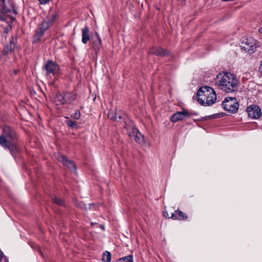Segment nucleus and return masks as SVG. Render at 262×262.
Instances as JSON below:
<instances>
[{
  "instance_id": "nucleus-26",
  "label": "nucleus",
  "mask_w": 262,
  "mask_h": 262,
  "mask_svg": "<svg viewBox=\"0 0 262 262\" xmlns=\"http://www.w3.org/2000/svg\"><path fill=\"white\" fill-rule=\"evenodd\" d=\"M224 114L223 113H218L214 114L212 116V117L214 118H221L224 117Z\"/></svg>"
},
{
  "instance_id": "nucleus-25",
  "label": "nucleus",
  "mask_w": 262,
  "mask_h": 262,
  "mask_svg": "<svg viewBox=\"0 0 262 262\" xmlns=\"http://www.w3.org/2000/svg\"><path fill=\"white\" fill-rule=\"evenodd\" d=\"M205 106H210L216 102V99H205Z\"/></svg>"
},
{
  "instance_id": "nucleus-28",
  "label": "nucleus",
  "mask_w": 262,
  "mask_h": 262,
  "mask_svg": "<svg viewBox=\"0 0 262 262\" xmlns=\"http://www.w3.org/2000/svg\"><path fill=\"white\" fill-rule=\"evenodd\" d=\"M40 4L45 5L50 2L51 0H38Z\"/></svg>"
},
{
  "instance_id": "nucleus-34",
  "label": "nucleus",
  "mask_w": 262,
  "mask_h": 262,
  "mask_svg": "<svg viewBox=\"0 0 262 262\" xmlns=\"http://www.w3.org/2000/svg\"><path fill=\"white\" fill-rule=\"evenodd\" d=\"M226 98H230V99H232V98H234V97H227Z\"/></svg>"
},
{
  "instance_id": "nucleus-13",
  "label": "nucleus",
  "mask_w": 262,
  "mask_h": 262,
  "mask_svg": "<svg viewBox=\"0 0 262 262\" xmlns=\"http://www.w3.org/2000/svg\"><path fill=\"white\" fill-rule=\"evenodd\" d=\"M124 114L121 112L120 111H116L115 112L110 113L108 114V117L110 119L117 121H120L124 118Z\"/></svg>"
},
{
  "instance_id": "nucleus-19",
  "label": "nucleus",
  "mask_w": 262,
  "mask_h": 262,
  "mask_svg": "<svg viewBox=\"0 0 262 262\" xmlns=\"http://www.w3.org/2000/svg\"><path fill=\"white\" fill-rule=\"evenodd\" d=\"M102 260L103 262H111V254L110 252L106 251L102 255Z\"/></svg>"
},
{
  "instance_id": "nucleus-11",
  "label": "nucleus",
  "mask_w": 262,
  "mask_h": 262,
  "mask_svg": "<svg viewBox=\"0 0 262 262\" xmlns=\"http://www.w3.org/2000/svg\"><path fill=\"white\" fill-rule=\"evenodd\" d=\"M45 68L48 73H51L52 74L57 73L59 70L58 65L51 60L47 63Z\"/></svg>"
},
{
  "instance_id": "nucleus-37",
  "label": "nucleus",
  "mask_w": 262,
  "mask_h": 262,
  "mask_svg": "<svg viewBox=\"0 0 262 262\" xmlns=\"http://www.w3.org/2000/svg\"><path fill=\"white\" fill-rule=\"evenodd\" d=\"M102 229H104V227L103 226H101Z\"/></svg>"
},
{
  "instance_id": "nucleus-8",
  "label": "nucleus",
  "mask_w": 262,
  "mask_h": 262,
  "mask_svg": "<svg viewBox=\"0 0 262 262\" xmlns=\"http://www.w3.org/2000/svg\"><path fill=\"white\" fill-rule=\"evenodd\" d=\"M50 27V23L49 21H44L40 25L39 29V31L36 32L34 37L33 42H36L39 39L43 36L45 31Z\"/></svg>"
},
{
  "instance_id": "nucleus-30",
  "label": "nucleus",
  "mask_w": 262,
  "mask_h": 262,
  "mask_svg": "<svg viewBox=\"0 0 262 262\" xmlns=\"http://www.w3.org/2000/svg\"><path fill=\"white\" fill-rule=\"evenodd\" d=\"M259 72L260 74L262 75V60L260 61V65L259 67Z\"/></svg>"
},
{
  "instance_id": "nucleus-31",
  "label": "nucleus",
  "mask_w": 262,
  "mask_h": 262,
  "mask_svg": "<svg viewBox=\"0 0 262 262\" xmlns=\"http://www.w3.org/2000/svg\"><path fill=\"white\" fill-rule=\"evenodd\" d=\"M258 32L259 33L262 34V28H259L258 29Z\"/></svg>"
},
{
  "instance_id": "nucleus-3",
  "label": "nucleus",
  "mask_w": 262,
  "mask_h": 262,
  "mask_svg": "<svg viewBox=\"0 0 262 262\" xmlns=\"http://www.w3.org/2000/svg\"><path fill=\"white\" fill-rule=\"evenodd\" d=\"M9 7L6 4V0H0V19L3 21L7 20V17H11L12 13L17 14L16 10L14 8L11 2H8Z\"/></svg>"
},
{
  "instance_id": "nucleus-27",
  "label": "nucleus",
  "mask_w": 262,
  "mask_h": 262,
  "mask_svg": "<svg viewBox=\"0 0 262 262\" xmlns=\"http://www.w3.org/2000/svg\"><path fill=\"white\" fill-rule=\"evenodd\" d=\"M198 103L202 106H205V99H196Z\"/></svg>"
},
{
  "instance_id": "nucleus-2",
  "label": "nucleus",
  "mask_w": 262,
  "mask_h": 262,
  "mask_svg": "<svg viewBox=\"0 0 262 262\" xmlns=\"http://www.w3.org/2000/svg\"><path fill=\"white\" fill-rule=\"evenodd\" d=\"M220 88L227 93L234 92L238 88V80L230 73H220L216 76Z\"/></svg>"
},
{
  "instance_id": "nucleus-36",
  "label": "nucleus",
  "mask_w": 262,
  "mask_h": 262,
  "mask_svg": "<svg viewBox=\"0 0 262 262\" xmlns=\"http://www.w3.org/2000/svg\"><path fill=\"white\" fill-rule=\"evenodd\" d=\"M64 97H68L65 95V96L62 97V98H64Z\"/></svg>"
},
{
  "instance_id": "nucleus-17",
  "label": "nucleus",
  "mask_w": 262,
  "mask_h": 262,
  "mask_svg": "<svg viewBox=\"0 0 262 262\" xmlns=\"http://www.w3.org/2000/svg\"><path fill=\"white\" fill-rule=\"evenodd\" d=\"M234 99H224V101L222 102V105L224 109L228 112H231V105L234 102Z\"/></svg>"
},
{
  "instance_id": "nucleus-33",
  "label": "nucleus",
  "mask_w": 262,
  "mask_h": 262,
  "mask_svg": "<svg viewBox=\"0 0 262 262\" xmlns=\"http://www.w3.org/2000/svg\"><path fill=\"white\" fill-rule=\"evenodd\" d=\"M17 72H18V71L17 70H15L14 71V74H16L17 73Z\"/></svg>"
},
{
  "instance_id": "nucleus-5",
  "label": "nucleus",
  "mask_w": 262,
  "mask_h": 262,
  "mask_svg": "<svg viewBox=\"0 0 262 262\" xmlns=\"http://www.w3.org/2000/svg\"><path fill=\"white\" fill-rule=\"evenodd\" d=\"M198 115V113L192 111H189L186 109H183L182 111L177 112L174 113L170 117V120L172 122H176L178 121H181L184 119L186 117H190L191 116Z\"/></svg>"
},
{
  "instance_id": "nucleus-16",
  "label": "nucleus",
  "mask_w": 262,
  "mask_h": 262,
  "mask_svg": "<svg viewBox=\"0 0 262 262\" xmlns=\"http://www.w3.org/2000/svg\"><path fill=\"white\" fill-rule=\"evenodd\" d=\"M150 53L157 56H165L168 54V52L160 47H156L151 49L150 51Z\"/></svg>"
},
{
  "instance_id": "nucleus-4",
  "label": "nucleus",
  "mask_w": 262,
  "mask_h": 262,
  "mask_svg": "<svg viewBox=\"0 0 262 262\" xmlns=\"http://www.w3.org/2000/svg\"><path fill=\"white\" fill-rule=\"evenodd\" d=\"M257 41L252 38H246L241 42V49L249 53H253L257 47Z\"/></svg>"
},
{
  "instance_id": "nucleus-12",
  "label": "nucleus",
  "mask_w": 262,
  "mask_h": 262,
  "mask_svg": "<svg viewBox=\"0 0 262 262\" xmlns=\"http://www.w3.org/2000/svg\"><path fill=\"white\" fill-rule=\"evenodd\" d=\"M57 159L60 162L62 163L66 166L73 170H75V164L72 161L68 160L66 157L63 155H58Z\"/></svg>"
},
{
  "instance_id": "nucleus-35",
  "label": "nucleus",
  "mask_w": 262,
  "mask_h": 262,
  "mask_svg": "<svg viewBox=\"0 0 262 262\" xmlns=\"http://www.w3.org/2000/svg\"><path fill=\"white\" fill-rule=\"evenodd\" d=\"M95 224H96V223H91V225H94Z\"/></svg>"
},
{
  "instance_id": "nucleus-7",
  "label": "nucleus",
  "mask_w": 262,
  "mask_h": 262,
  "mask_svg": "<svg viewBox=\"0 0 262 262\" xmlns=\"http://www.w3.org/2000/svg\"><path fill=\"white\" fill-rule=\"evenodd\" d=\"M246 111L248 116L252 119H257L261 115V110L257 105L253 104L250 105L247 107Z\"/></svg>"
},
{
  "instance_id": "nucleus-14",
  "label": "nucleus",
  "mask_w": 262,
  "mask_h": 262,
  "mask_svg": "<svg viewBox=\"0 0 262 262\" xmlns=\"http://www.w3.org/2000/svg\"><path fill=\"white\" fill-rule=\"evenodd\" d=\"M82 39L81 41L83 44H86L90 39V29L88 26H85L81 30Z\"/></svg>"
},
{
  "instance_id": "nucleus-24",
  "label": "nucleus",
  "mask_w": 262,
  "mask_h": 262,
  "mask_svg": "<svg viewBox=\"0 0 262 262\" xmlns=\"http://www.w3.org/2000/svg\"><path fill=\"white\" fill-rule=\"evenodd\" d=\"M67 125L68 126L71 127V128H76L77 126V124L76 122L72 121V120H69L67 122Z\"/></svg>"
},
{
  "instance_id": "nucleus-29",
  "label": "nucleus",
  "mask_w": 262,
  "mask_h": 262,
  "mask_svg": "<svg viewBox=\"0 0 262 262\" xmlns=\"http://www.w3.org/2000/svg\"><path fill=\"white\" fill-rule=\"evenodd\" d=\"M163 216L165 217H168V218H171V216H170L168 214V213H167V211H164L163 212Z\"/></svg>"
},
{
  "instance_id": "nucleus-6",
  "label": "nucleus",
  "mask_w": 262,
  "mask_h": 262,
  "mask_svg": "<svg viewBox=\"0 0 262 262\" xmlns=\"http://www.w3.org/2000/svg\"><path fill=\"white\" fill-rule=\"evenodd\" d=\"M196 97H204L205 98H216V95L212 88L204 86L199 89L196 93Z\"/></svg>"
},
{
  "instance_id": "nucleus-15",
  "label": "nucleus",
  "mask_w": 262,
  "mask_h": 262,
  "mask_svg": "<svg viewBox=\"0 0 262 262\" xmlns=\"http://www.w3.org/2000/svg\"><path fill=\"white\" fill-rule=\"evenodd\" d=\"M171 218L173 220H186L188 218L187 215L183 212L180 210H175L173 213H171Z\"/></svg>"
},
{
  "instance_id": "nucleus-32",
  "label": "nucleus",
  "mask_w": 262,
  "mask_h": 262,
  "mask_svg": "<svg viewBox=\"0 0 262 262\" xmlns=\"http://www.w3.org/2000/svg\"><path fill=\"white\" fill-rule=\"evenodd\" d=\"M2 252L0 250V261L2 260Z\"/></svg>"
},
{
  "instance_id": "nucleus-21",
  "label": "nucleus",
  "mask_w": 262,
  "mask_h": 262,
  "mask_svg": "<svg viewBox=\"0 0 262 262\" xmlns=\"http://www.w3.org/2000/svg\"><path fill=\"white\" fill-rule=\"evenodd\" d=\"M120 260L122 262H133V256L132 255H128L120 258Z\"/></svg>"
},
{
  "instance_id": "nucleus-23",
  "label": "nucleus",
  "mask_w": 262,
  "mask_h": 262,
  "mask_svg": "<svg viewBox=\"0 0 262 262\" xmlns=\"http://www.w3.org/2000/svg\"><path fill=\"white\" fill-rule=\"evenodd\" d=\"M80 112L79 110H77L75 111V112L71 115V118L74 119H79L80 117Z\"/></svg>"
},
{
  "instance_id": "nucleus-1",
  "label": "nucleus",
  "mask_w": 262,
  "mask_h": 262,
  "mask_svg": "<svg viewBox=\"0 0 262 262\" xmlns=\"http://www.w3.org/2000/svg\"><path fill=\"white\" fill-rule=\"evenodd\" d=\"M17 142V138L15 131L9 126H5L0 136V145L8 149L13 157H14L18 149Z\"/></svg>"
},
{
  "instance_id": "nucleus-18",
  "label": "nucleus",
  "mask_w": 262,
  "mask_h": 262,
  "mask_svg": "<svg viewBox=\"0 0 262 262\" xmlns=\"http://www.w3.org/2000/svg\"><path fill=\"white\" fill-rule=\"evenodd\" d=\"M14 47H15L14 43L13 42H12V41H10V44L5 46V47L4 48L3 51V55H7L10 53H11L12 50L14 48Z\"/></svg>"
},
{
  "instance_id": "nucleus-10",
  "label": "nucleus",
  "mask_w": 262,
  "mask_h": 262,
  "mask_svg": "<svg viewBox=\"0 0 262 262\" xmlns=\"http://www.w3.org/2000/svg\"><path fill=\"white\" fill-rule=\"evenodd\" d=\"M92 44L93 50L97 54L98 52H99L101 48L102 47L101 40L97 32H95V35L92 38Z\"/></svg>"
},
{
  "instance_id": "nucleus-9",
  "label": "nucleus",
  "mask_w": 262,
  "mask_h": 262,
  "mask_svg": "<svg viewBox=\"0 0 262 262\" xmlns=\"http://www.w3.org/2000/svg\"><path fill=\"white\" fill-rule=\"evenodd\" d=\"M128 135L134 138L135 141L139 144H143L145 142L144 136L137 128H133L132 132L129 133Z\"/></svg>"
},
{
  "instance_id": "nucleus-22",
  "label": "nucleus",
  "mask_w": 262,
  "mask_h": 262,
  "mask_svg": "<svg viewBox=\"0 0 262 262\" xmlns=\"http://www.w3.org/2000/svg\"><path fill=\"white\" fill-rule=\"evenodd\" d=\"M53 201H54V203H55L57 205H60V206H63L64 205V203L63 200H61L59 198H57L56 196H54L53 197Z\"/></svg>"
},
{
  "instance_id": "nucleus-20",
  "label": "nucleus",
  "mask_w": 262,
  "mask_h": 262,
  "mask_svg": "<svg viewBox=\"0 0 262 262\" xmlns=\"http://www.w3.org/2000/svg\"><path fill=\"white\" fill-rule=\"evenodd\" d=\"M239 107V104L238 102L234 101L233 103H232V104L231 105V113H236Z\"/></svg>"
}]
</instances>
